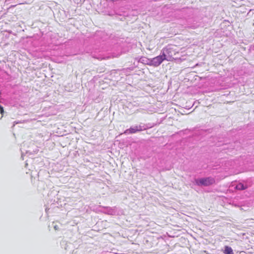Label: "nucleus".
Masks as SVG:
<instances>
[{
	"label": "nucleus",
	"instance_id": "obj_1",
	"mask_svg": "<svg viewBox=\"0 0 254 254\" xmlns=\"http://www.w3.org/2000/svg\"><path fill=\"white\" fill-rule=\"evenodd\" d=\"M195 183L198 186H208L215 183V179L212 177L203 178L195 180Z\"/></svg>",
	"mask_w": 254,
	"mask_h": 254
},
{
	"label": "nucleus",
	"instance_id": "obj_2",
	"mask_svg": "<svg viewBox=\"0 0 254 254\" xmlns=\"http://www.w3.org/2000/svg\"><path fill=\"white\" fill-rule=\"evenodd\" d=\"M165 60H166V55L163 53L162 55L154 58L151 61L152 64L154 66H158Z\"/></svg>",
	"mask_w": 254,
	"mask_h": 254
},
{
	"label": "nucleus",
	"instance_id": "obj_3",
	"mask_svg": "<svg viewBox=\"0 0 254 254\" xmlns=\"http://www.w3.org/2000/svg\"><path fill=\"white\" fill-rule=\"evenodd\" d=\"M142 130V128L141 127L135 126L134 127H130L129 128L126 129L124 133L125 134H133L135 133L138 131H140Z\"/></svg>",
	"mask_w": 254,
	"mask_h": 254
},
{
	"label": "nucleus",
	"instance_id": "obj_4",
	"mask_svg": "<svg viewBox=\"0 0 254 254\" xmlns=\"http://www.w3.org/2000/svg\"><path fill=\"white\" fill-rule=\"evenodd\" d=\"M224 253L225 254H234L233 250L232 248L229 246H225V250L224 251Z\"/></svg>",
	"mask_w": 254,
	"mask_h": 254
},
{
	"label": "nucleus",
	"instance_id": "obj_5",
	"mask_svg": "<svg viewBox=\"0 0 254 254\" xmlns=\"http://www.w3.org/2000/svg\"><path fill=\"white\" fill-rule=\"evenodd\" d=\"M236 188L239 190H244L246 189L247 187L244 186V185L242 183H239L236 186Z\"/></svg>",
	"mask_w": 254,
	"mask_h": 254
},
{
	"label": "nucleus",
	"instance_id": "obj_6",
	"mask_svg": "<svg viewBox=\"0 0 254 254\" xmlns=\"http://www.w3.org/2000/svg\"><path fill=\"white\" fill-rule=\"evenodd\" d=\"M0 113L1 114V115L2 116L3 113H4V110H3V107L0 105Z\"/></svg>",
	"mask_w": 254,
	"mask_h": 254
}]
</instances>
